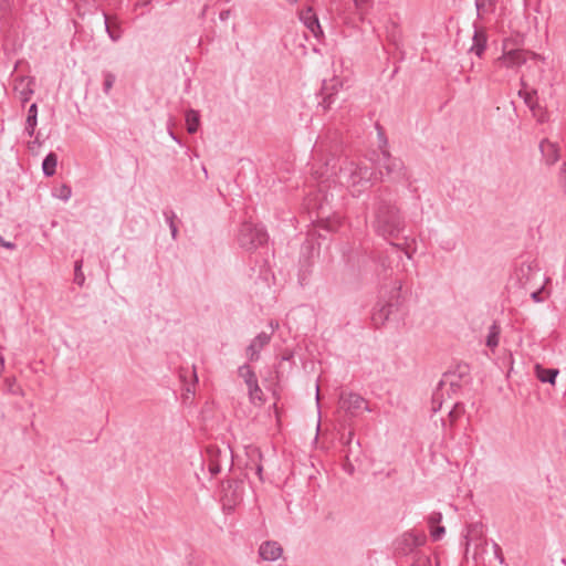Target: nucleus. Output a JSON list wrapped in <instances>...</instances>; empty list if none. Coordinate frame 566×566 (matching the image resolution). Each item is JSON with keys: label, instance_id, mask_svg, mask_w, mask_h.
Segmentation results:
<instances>
[{"label": "nucleus", "instance_id": "nucleus-1", "mask_svg": "<svg viewBox=\"0 0 566 566\" xmlns=\"http://www.w3.org/2000/svg\"><path fill=\"white\" fill-rule=\"evenodd\" d=\"M373 227L386 240L398 239L405 231L406 220L397 206V196L390 187H379L373 193Z\"/></svg>", "mask_w": 566, "mask_h": 566}, {"label": "nucleus", "instance_id": "nucleus-2", "mask_svg": "<svg viewBox=\"0 0 566 566\" xmlns=\"http://www.w3.org/2000/svg\"><path fill=\"white\" fill-rule=\"evenodd\" d=\"M346 182L358 195L378 181H384V171H377L376 167L350 163V166L342 170Z\"/></svg>", "mask_w": 566, "mask_h": 566}, {"label": "nucleus", "instance_id": "nucleus-3", "mask_svg": "<svg viewBox=\"0 0 566 566\" xmlns=\"http://www.w3.org/2000/svg\"><path fill=\"white\" fill-rule=\"evenodd\" d=\"M401 286H394L388 297H382L376 303L371 314V323L376 328H380L390 319H398L403 300L400 295Z\"/></svg>", "mask_w": 566, "mask_h": 566}, {"label": "nucleus", "instance_id": "nucleus-4", "mask_svg": "<svg viewBox=\"0 0 566 566\" xmlns=\"http://www.w3.org/2000/svg\"><path fill=\"white\" fill-rule=\"evenodd\" d=\"M376 170L384 171V178L390 181L400 182L408 180V171L405 163L399 157H394L388 149H381V154L375 160Z\"/></svg>", "mask_w": 566, "mask_h": 566}, {"label": "nucleus", "instance_id": "nucleus-5", "mask_svg": "<svg viewBox=\"0 0 566 566\" xmlns=\"http://www.w3.org/2000/svg\"><path fill=\"white\" fill-rule=\"evenodd\" d=\"M426 542L427 536L423 533L407 531L394 541V556L396 558L412 556L415 559L418 554H422L419 547L424 545Z\"/></svg>", "mask_w": 566, "mask_h": 566}, {"label": "nucleus", "instance_id": "nucleus-6", "mask_svg": "<svg viewBox=\"0 0 566 566\" xmlns=\"http://www.w3.org/2000/svg\"><path fill=\"white\" fill-rule=\"evenodd\" d=\"M269 234L264 227L252 222H242L238 232V243L247 251L256 250L268 243Z\"/></svg>", "mask_w": 566, "mask_h": 566}, {"label": "nucleus", "instance_id": "nucleus-7", "mask_svg": "<svg viewBox=\"0 0 566 566\" xmlns=\"http://www.w3.org/2000/svg\"><path fill=\"white\" fill-rule=\"evenodd\" d=\"M470 366L465 363H460L453 370H448L443 374V378L438 382L437 390H441L447 380L450 382V388L457 392L461 388V380H471Z\"/></svg>", "mask_w": 566, "mask_h": 566}, {"label": "nucleus", "instance_id": "nucleus-8", "mask_svg": "<svg viewBox=\"0 0 566 566\" xmlns=\"http://www.w3.org/2000/svg\"><path fill=\"white\" fill-rule=\"evenodd\" d=\"M339 407L345 411L347 419L356 417L361 409L370 411L368 402L360 395L353 392L340 396Z\"/></svg>", "mask_w": 566, "mask_h": 566}, {"label": "nucleus", "instance_id": "nucleus-9", "mask_svg": "<svg viewBox=\"0 0 566 566\" xmlns=\"http://www.w3.org/2000/svg\"><path fill=\"white\" fill-rule=\"evenodd\" d=\"M342 226L339 216L319 218L314 224V229L310 231V235L326 240L328 234L336 232Z\"/></svg>", "mask_w": 566, "mask_h": 566}, {"label": "nucleus", "instance_id": "nucleus-10", "mask_svg": "<svg viewBox=\"0 0 566 566\" xmlns=\"http://www.w3.org/2000/svg\"><path fill=\"white\" fill-rule=\"evenodd\" d=\"M340 87H343V83L337 77H333L329 81H323L319 92L322 101L318 105H321L324 111L331 109L332 105L336 101V96Z\"/></svg>", "mask_w": 566, "mask_h": 566}, {"label": "nucleus", "instance_id": "nucleus-11", "mask_svg": "<svg viewBox=\"0 0 566 566\" xmlns=\"http://www.w3.org/2000/svg\"><path fill=\"white\" fill-rule=\"evenodd\" d=\"M300 20L317 40L324 36V32L319 24L318 17L311 7L300 11Z\"/></svg>", "mask_w": 566, "mask_h": 566}, {"label": "nucleus", "instance_id": "nucleus-12", "mask_svg": "<svg viewBox=\"0 0 566 566\" xmlns=\"http://www.w3.org/2000/svg\"><path fill=\"white\" fill-rule=\"evenodd\" d=\"M473 28L472 45L469 52L474 53L478 57H482L488 48V33L486 30L476 22L473 23Z\"/></svg>", "mask_w": 566, "mask_h": 566}, {"label": "nucleus", "instance_id": "nucleus-13", "mask_svg": "<svg viewBox=\"0 0 566 566\" xmlns=\"http://www.w3.org/2000/svg\"><path fill=\"white\" fill-rule=\"evenodd\" d=\"M271 342V334L265 332L259 333L247 347V356L250 361L260 359V352Z\"/></svg>", "mask_w": 566, "mask_h": 566}, {"label": "nucleus", "instance_id": "nucleus-14", "mask_svg": "<svg viewBox=\"0 0 566 566\" xmlns=\"http://www.w3.org/2000/svg\"><path fill=\"white\" fill-rule=\"evenodd\" d=\"M245 454L248 457V461L245 463L247 469L255 470V474L259 476L260 481H263V454L260 448L255 446H248L245 447Z\"/></svg>", "mask_w": 566, "mask_h": 566}, {"label": "nucleus", "instance_id": "nucleus-15", "mask_svg": "<svg viewBox=\"0 0 566 566\" xmlns=\"http://www.w3.org/2000/svg\"><path fill=\"white\" fill-rule=\"evenodd\" d=\"M314 247L311 243L302 245V255L300 258L298 279L301 284L311 274V266L313 265Z\"/></svg>", "mask_w": 566, "mask_h": 566}, {"label": "nucleus", "instance_id": "nucleus-16", "mask_svg": "<svg viewBox=\"0 0 566 566\" xmlns=\"http://www.w3.org/2000/svg\"><path fill=\"white\" fill-rule=\"evenodd\" d=\"M539 150L543 157V160L547 166H553L559 159V148L557 144L549 142L548 139H543L539 143Z\"/></svg>", "mask_w": 566, "mask_h": 566}, {"label": "nucleus", "instance_id": "nucleus-17", "mask_svg": "<svg viewBox=\"0 0 566 566\" xmlns=\"http://www.w3.org/2000/svg\"><path fill=\"white\" fill-rule=\"evenodd\" d=\"M283 548L275 541H266L261 544L259 548V555L262 559L274 562L282 556Z\"/></svg>", "mask_w": 566, "mask_h": 566}, {"label": "nucleus", "instance_id": "nucleus-18", "mask_svg": "<svg viewBox=\"0 0 566 566\" xmlns=\"http://www.w3.org/2000/svg\"><path fill=\"white\" fill-rule=\"evenodd\" d=\"M558 374V368H546L538 363L534 366V375L543 384L555 385Z\"/></svg>", "mask_w": 566, "mask_h": 566}, {"label": "nucleus", "instance_id": "nucleus-19", "mask_svg": "<svg viewBox=\"0 0 566 566\" xmlns=\"http://www.w3.org/2000/svg\"><path fill=\"white\" fill-rule=\"evenodd\" d=\"M104 15V24H105V31L107 32L109 39L113 42H117L123 34L122 27L109 19V15L106 12H103Z\"/></svg>", "mask_w": 566, "mask_h": 566}, {"label": "nucleus", "instance_id": "nucleus-20", "mask_svg": "<svg viewBox=\"0 0 566 566\" xmlns=\"http://www.w3.org/2000/svg\"><path fill=\"white\" fill-rule=\"evenodd\" d=\"M504 61L507 67L520 66L526 62V52L523 50H511L504 54Z\"/></svg>", "mask_w": 566, "mask_h": 566}, {"label": "nucleus", "instance_id": "nucleus-21", "mask_svg": "<svg viewBox=\"0 0 566 566\" xmlns=\"http://www.w3.org/2000/svg\"><path fill=\"white\" fill-rule=\"evenodd\" d=\"M36 124H38V105H36V103H32L28 109L25 127H24V132L28 134V136L32 137L34 135Z\"/></svg>", "mask_w": 566, "mask_h": 566}, {"label": "nucleus", "instance_id": "nucleus-22", "mask_svg": "<svg viewBox=\"0 0 566 566\" xmlns=\"http://www.w3.org/2000/svg\"><path fill=\"white\" fill-rule=\"evenodd\" d=\"M57 155L50 151L42 161V171L45 177H52L56 172Z\"/></svg>", "mask_w": 566, "mask_h": 566}, {"label": "nucleus", "instance_id": "nucleus-23", "mask_svg": "<svg viewBox=\"0 0 566 566\" xmlns=\"http://www.w3.org/2000/svg\"><path fill=\"white\" fill-rule=\"evenodd\" d=\"M186 125L187 132L189 134H196L200 126V114L198 111L192 108L188 109L186 113Z\"/></svg>", "mask_w": 566, "mask_h": 566}, {"label": "nucleus", "instance_id": "nucleus-24", "mask_svg": "<svg viewBox=\"0 0 566 566\" xmlns=\"http://www.w3.org/2000/svg\"><path fill=\"white\" fill-rule=\"evenodd\" d=\"M238 374L241 378H243L248 387L258 382V377L249 364L240 366L238 369Z\"/></svg>", "mask_w": 566, "mask_h": 566}, {"label": "nucleus", "instance_id": "nucleus-25", "mask_svg": "<svg viewBox=\"0 0 566 566\" xmlns=\"http://www.w3.org/2000/svg\"><path fill=\"white\" fill-rule=\"evenodd\" d=\"M497 0H475L476 17L482 19L485 13L493 12Z\"/></svg>", "mask_w": 566, "mask_h": 566}, {"label": "nucleus", "instance_id": "nucleus-26", "mask_svg": "<svg viewBox=\"0 0 566 566\" xmlns=\"http://www.w3.org/2000/svg\"><path fill=\"white\" fill-rule=\"evenodd\" d=\"M25 80H28L27 86L20 92V96H21L20 99H21L22 105L28 103L29 99L31 98L32 94L34 93V90L32 87L35 82L34 77L19 76L17 78V81H19L20 83H23Z\"/></svg>", "mask_w": 566, "mask_h": 566}, {"label": "nucleus", "instance_id": "nucleus-27", "mask_svg": "<svg viewBox=\"0 0 566 566\" xmlns=\"http://www.w3.org/2000/svg\"><path fill=\"white\" fill-rule=\"evenodd\" d=\"M500 333L501 327L496 322H494L489 328V333L485 340V345L489 348L494 349L499 345Z\"/></svg>", "mask_w": 566, "mask_h": 566}, {"label": "nucleus", "instance_id": "nucleus-28", "mask_svg": "<svg viewBox=\"0 0 566 566\" xmlns=\"http://www.w3.org/2000/svg\"><path fill=\"white\" fill-rule=\"evenodd\" d=\"M249 389V398H250V401L254 405L259 403H263L264 402V398H263V391L262 389L260 388L259 386V382L248 387Z\"/></svg>", "mask_w": 566, "mask_h": 566}, {"label": "nucleus", "instance_id": "nucleus-29", "mask_svg": "<svg viewBox=\"0 0 566 566\" xmlns=\"http://www.w3.org/2000/svg\"><path fill=\"white\" fill-rule=\"evenodd\" d=\"M164 217L169 226V229H170V232H171V237L174 239H176L177 234H178V228H177V224L175 222V219H176V214L175 212L171 210V209H165L164 210Z\"/></svg>", "mask_w": 566, "mask_h": 566}, {"label": "nucleus", "instance_id": "nucleus-30", "mask_svg": "<svg viewBox=\"0 0 566 566\" xmlns=\"http://www.w3.org/2000/svg\"><path fill=\"white\" fill-rule=\"evenodd\" d=\"M354 4L360 14V20L364 21V15L373 8L374 0H353Z\"/></svg>", "mask_w": 566, "mask_h": 566}, {"label": "nucleus", "instance_id": "nucleus-31", "mask_svg": "<svg viewBox=\"0 0 566 566\" xmlns=\"http://www.w3.org/2000/svg\"><path fill=\"white\" fill-rule=\"evenodd\" d=\"M53 196L63 201H67L72 196V188L69 185L63 184L62 186L53 189Z\"/></svg>", "mask_w": 566, "mask_h": 566}, {"label": "nucleus", "instance_id": "nucleus-32", "mask_svg": "<svg viewBox=\"0 0 566 566\" xmlns=\"http://www.w3.org/2000/svg\"><path fill=\"white\" fill-rule=\"evenodd\" d=\"M83 260H76L74 263V283L78 286H83L85 283V275L82 271Z\"/></svg>", "mask_w": 566, "mask_h": 566}, {"label": "nucleus", "instance_id": "nucleus-33", "mask_svg": "<svg viewBox=\"0 0 566 566\" xmlns=\"http://www.w3.org/2000/svg\"><path fill=\"white\" fill-rule=\"evenodd\" d=\"M103 92L108 95L116 81V76L109 71H103Z\"/></svg>", "mask_w": 566, "mask_h": 566}, {"label": "nucleus", "instance_id": "nucleus-34", "mask_svg": "<svg viewBox=\"0 0 566 566\" xmlns=\"http://www.w3.org/2000/svg\"><path fill=\"white\" fill-rule=\"evenodd\" d=\"M533 269L538 270L536 263H524L523 262L518 269V279L522 281L525 277V280L527 282L530 280V274L533 271Z\"/></svg>", "mask_w": 566, "mask_h": 566}, {"label": "nucleus", "instance_id": "nucleus-35", "mask_svg": "<svg viewBox=\"0 0 566 566\" xmlns=\"http://www.w3.org/2000/svg\"><path fill=\"white\" fill-rule=\"evenodd\" d=\"M464 413V406L461 402H457L453 408L449 411L448 417L451 426Z\"/></svg>", "mask_w": 566, "mask_h": 566}, {"label": "nucleus", "instance_id": "nucleus-36", "mask_svg": "<svg viewBox=\"0 0 566 566\" xmlns=\"http://www.w3.org/2000/svg\"><path fill=\"white\" fill-rule=\"evenodd\" d=\"M482 528H483V525L479 524V523L469 526L468 533L464 536L467 545H469V542L471 539H473L474 537L482 535V532H483Z\"/></svg>", "mask_w": 566, "mask_h": 566}, {"label": "nucleus", "instance_id": "nucleus-37", "mask_svg": "<svg viewBox=\"0 0 566 566\" xmlns=\"http://www.w3.org/2000/svg\"><path fill=\"white\" fill-rule=\"evenodd\" d=\"M518 94H520V96H523L525 104H526V105H527L532 111H534V109H535V107L537 106V102H536V99H535L536 91L531 92V93H528V92L523 93L522 91H520V93H518Z\"/></svg>", "mask_w": 566, "mask_h": 566}, {"label": "nucleus", "instance_id": "nucleus-38", "mask_svg": "<svg viewBox=\"0 0 566 566\" xmlns=\"http://www.w3.org/2000/svg\"><path fill=\"white\" fill-rule=\"evenodd\" d=\"M444 534H446V528L442 525H437V526L430 527V536H431L432 541H434V542L440 541Z\"/></svg>", "mask_w": 566, "mask_h": 566}, {"label": "nucleus", "instance_id": "nucleus-39", "mask_svg": "<svg viewBox=\"0 0 566 566\" xmlns=\"http://www.w3.org/2000/svg\"><path fill=\"white\" fill-rule=\"evenodd\" d=\"M410 566H432V560L424 554H418Z\"/></svg>", "mask_w": 566, "mask_h": 566}, {"label": "nucleus", "instance_id": "nucleus-40", "mask_svg": "<svg viewBox=\"0 0 566 566\" xmlns=\"http://www.w3.org/2000/svg\"><path fill=\"white\" fill-rule=\"evenodd\" d=\"M441 521H442V514L440 512H432L427 517L429 527L441 525Z\"/></svg>", "mask_w": 566, "mask_h": 566}, {"label": "nucleus", "instance_id": "nucleus-41", "mask_svg": "<svg viewBox=\"0 0 566 566\" xmlns=\"http://www.w3.org/2000/svg\"><path fill=\"white\" fill-rule=\"evenodd\" d=\"M4 386L8 392L15 395L18 392L19 387L17 386V380L14 377H7L4 379Z\"/></svg>", "mask_w": 566, "mask_h": 566}, {"label": "nucleus", "instance_id": "nucleus-42", "mask_svg": "<svg viewBox=\"0 0 566 566\" xmlns=\"http://www.w3.org/2000/svg\"><path fill=\"white\" fill-rule=\"evenodd\" d=\"M376 128H377V130H378L379 149H380V150H381V149H387L388 139H387V137H386V135H385V133H384L382 127H381L379 124H377V125H376Z\"/></svg>", "mask_w": 566, "mask_h": 566}, {"label": "nucleus", "instance_id": "nucleus-43", "mask_svg": "<svg viewBox=\"0 0 566 566\" xmlns=\"http://www.w3.org/2000/svg\"><path fill=\"white\" fill-rule=\"evenodd\" d=\"M558 181L564 190V193L566 195V163H563L559 169Z\"/></svg>", "mask_w": 566, "mask_h": 566}, {"label": "nucleus", "instance_id": "nucleus-44", "mask_svg": "<svg viewBox=\"0 0 566 566\" xmlns=\"http://www.w3.org/2000/svg\"><path fill=\"white\" fill-rule=\"evenodd\" d=\"M208 470L212 476H216L221 472V465L218 461L211 460L208 464Z\"/></svg>", "mask_w": 566, "mask_h": 566}, {"label": "nucleus", "instance_id": "nucleus-45", "mask_svg": "<svg viewBox=\"0 0 566 566\" xmlns=\"http://www.w3.org/2000/svg\"><path fill=\"white\" fill-rule=\"evenodd\" d=\"M544 287L537 289L536 291L531 293V297L534 302L539 303L544 300L543 297Z\"/></svg>", "mask_w": 566, "mask_h": 566}, {"label": "nucleus", "instance_id": "nucleus-46", "mask_svg": "<svg viewBox=\"0 0 566 566\" xmlns=\"http://www.w3.org/2000/svg\"><path fill=\"white\" fill-rule=\"evenodd\" d=\"M436 391H438V390L436 389ZM441 405H442L441 400H438L437 392H434L433 397H432V411L437 412L438 410H440Z\"/></svg>", "mask_w": 566, "mask_h": 566}, {"label": "nucleus", "instance_id": "nucleus-47", "mask_svg": "<svg viewBox=\"0 0 566 566\" xmlns=\"http://www.w3.org/2000/svg\"><path fill=\"white\" fill-rule=\"evenodd\" d=\"M354 437V432L349 431L346 436L343 434L342 440L345 446H349L352 443Z\"/></svg>", "mask_w": 566, "mask_h": 566}, {"label": "nucleus", "instance_id": "nucleus-48", "mask_svg": "<svg viewBox=\"0 0 566 566\" xmlns=\"http://www.w3.org/2000/svg\"><path fill=\"white\" fill-rule=\"evenodd\" d=\"M494 553H495V556L499 558V560L501 563H503L504 557H503L502 549H501L500 545L494 544Z\"/></svg>", "mask_w": 566, "mask_h": 566}, {"label": "nucleus", "instance_id": "nucleus-49", "mask_svg": "<svg viewBox=\"0 0 566 566\" xmlns=\"http://www.w3.org/2000/svg\"><path fill=\"white\" fill-rule=\"evenodd\" d=\"M379 262L385 270L390 266L389 258L387 255L379 256Z\"/></svg>", "mask_w": 566, "mask_h": 566}, {"label": "nucleus", "instance_id": "nucleus-50", "mask_svg": "<svg viewBox=\"0 0 566 566\" xmlns=\"http://www.w3.org/2000/svg\"><path fill=\"white\" fill-rule=\"evenodd\" d=\"M10 8V1L9 0H0V11L6 12Z\"/></svg>", "mask_w": 566, "mask_h": 566}, {"label": "nucleus", "instance_id": "nucleus-51", "mask_svg": "<svg viewBox=\"0 0 566 566\" xmlns=\"http://www.w3.org/2000/svg\"><path fill=\"white\" fill-rule=\"evenodd\" d=\"M0 247L6 248L8 250H14L17 248L15 243L6 240L2 242Z\"/></svg>", "mask_w": 566, "mask_h": 566}, {"label": "nucleus", "instance_id": "nucleus-52", "mask_svg": "<svg viewBox=\"0 0 566 566\" xmlns=\"http://www.w3.org/2000/svg\"><path fill=\"white\" fill-rule=\"evenodd\" d=\"M229 15H230V10H223L220 12L219 18H220V20L223 21V20H227L229 18Z\"/></svg>", "mask_w": 566, "mask_h": 566}, {"label": "nucleus", "instance_id": "nucleus-53", "mask_svg": "<svg viewBox=\"0 0 566 566\" xmlns=\"http://www.w3.org/2000/svg\"><path fill=\"white\" fill-rule=\"evenodd\" d=\"M228 488L231 489L232 484H234L235 488H238L239 483H242V481L239 480H228Z\"/></svg>", "mask_w": 566, "mask_h": 566}, {"label": "nucleus", "instance_id": "nucleus-54", "mask_svg": "<svg viewBox=\"0 0 566 566\" xmlns=\"http://www.w3.org/2000/svg\"><path fill=\"white\" fill-rule=\"evenodd\" d=\"M169 135L171 136V138L177 142L178 144H181V140L180 138L171 130L169 129Z\"/></svg>", "mask_w": 566, "mask_h": 566}, {"label": "nucleus", "instance_id": "nucleus-55", "mask_svg": "<svg viewBox=\"0 0 566 566\" xmlns=\"http://www.w3.org/2000/svg\"><path fill=\"white\" fill-rule=\"evenodd\" d=\"M390 245H391L395 250H397V251H402V250H403L402 245H401V244H399V243H395V242L390 241Z\"/></svg>", "mask_w": 566, "mask_h": 566}, {"label": "nucleus", "instance_id": "nucleus-56", "mask_svg": "<svg viewBox=\"0 0 566 566\" xmlns=\"http://www.w3.org/2000/svg\"><path fill=\"white\" fill-rule=\"evenodd\" d=\"M4 368V358L2 356H0V373L3 370Z\"/></svg>", "mask_w": 566, "mask_h": 566}, {"label": "nucleus", "instance_id": "nucleus-57", "mask_svg": "<svg viewBox=\"0 0 566 566\" xmlns=\"http://www.w3.org/2000/svg\"><path fill=\"white\" fill-rule=\"evenodd\" d=\"M270 325H271V327H272V333L274 332V329H275L276 327H279V324H277V323H275V324H274L273 322H271V323H270Z\"/></svg>", "mask_w": 566, "mask_h": 566}, {"label": "nucleus", "instance_id": "nucleus-58", "mask_svg": "<svg viewBox=\"0 0 566 566\" xmlns=\"http://www.w3.org/2000/svg\"><path fill=\"white\" fill-rule=\"evenodd\" d=\"M398 70H399V67L396 66L395 70L392 71L391 77H394L398 73Z\"/></svg>", "mask_w": 566, "mask_h": 566}, {"label": "nucleus", "instance_id": "nucleus-59", "mask_svg": "<svg viewBox=\"0 0 566 566\" xmlns=\"http://www.w3.org/2000/svg\"><path fill=\"white\" fill-rule=\"evenodd\" d=\"M347 470H350V472L354 470V467L350 465V467H347Z\"/></svg>", "mask_w": 566, "mask_h": 566}, {"label": "nucleus", "instance_id": "nucleus-60", "mask_svg": "<svg viewBox=\"0 0 566 566\" xmlns=\"http://www.w3.org/2000/svg\"><path fill=\"white\" fill-rule=\"evenodd\" d=\"M347 470H350V472L354 470V467L350 465V467H347Z\"/></svg>", "mask_w": 566, "mask_h": 566}, {"label": "nucleus", "instance_id": "nucleus-61", "mask_svg": "<svg viewBox=\"0 0 566 566\" xmlns=\"http://www.w3.org/2000/svg\"><path fill=\"white\" fill-rule=\"evenodd\" d=\"M3 241H4V239L0 235V245L2 244Z\"/></svg>", "mask_w": 566, "mask_h": 566}, {"label": "nucleus", "instance_id": "nucleus-62", "mask_svg": "<svg viewBox=\"0 0 566 566\" xmlns=\"http://www.w3.org/2000/svg\"><path fill=\"white\" fill-rule=\"evenodd\" d=\"M562 562H563V564H565V565H566V559H565V558H563V560H562Z\"/></svg>", "mask_w": 566, "mask_h": 566}, {"label": "nucleus", "instance_id": "nucleus-63", "mask_svg": "<svg viewBox=\"0 0 566 566\" xmlns=\"http://www.w3.org/2000/svg\"><path fill=\"white\" fill-rule=\"evenodd\" d=\"M226 2H229L230 0H224Z\"/></svg>", "mask_w": 566, "mask_h": 566}]
</instances>
